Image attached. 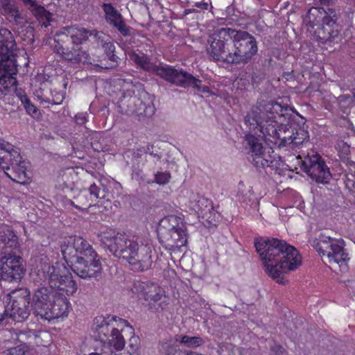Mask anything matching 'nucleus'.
Masks as SVG:
<instances>
[{
	"label": "nucleus",
	"mask_w": 355,
	"mask_h": 355,
	"mask_svg": "<svg viewBox=\"0 0 355 355\" xmlns=\"http://www.w3.org/2000/svg\"><path fill=\"white\" fill-rule=\"evenodd\" d=\"M31 261L33 279L44 284L33 295V313L49 321L67 316L70 302L60 291L68 295L76 292L78 286L71 274L63 263L51 265L49 259L44 254L35 257Z\"/></svg>",
	"instance_id": "obj_1"
},
{
	"label": "nucleus",
	"mask_w": 355,
	"mask_h": 355,
	"mask_svg": "<svg viewBox=\"0 0 355 355\" xmlns=\"http://www.w3.org/2000/svg\"><path fill=\"white\" fill-rule=\"evenodd\" d=\"M293 116L292 109L275 101L258 103L245 117V123L250 130L259 131L265 141L277 144L279 146L294 148L302 144L308 138V132L298 129L292 135L289 124Z\"/></svg>",
	"instance_id": "obj_2"
},
{
	"label": "nucleus",
	"mask_w": 355,
	"mask_h": 355,
	"mask_svg": "<svg viewBox=\"0 0 355 355\" xmlns=\"http://www.w3.org/2000/svg\"><path fill=\"white\" fill-rule=\"evenodd\" d=\"M98 236L110 252L127 260L133 270L144 271L151 267L153 245L148 237H130L111 229L101 231Z\"/></svg>",
	"instance_id": "obj_3"
},
{
	"label": "nucleus",
	"mask_w": 355,
	"mask_h": 355,
	"mask_svg": "<svg viewBox=\"0 0 355 355\" xmlns=\"http://www.w3.org/2000/svg\"><path fill=\"white\" fill-rule=\"evenodd\" d=\"M254 246L259 254L266 273L281 282L282 275L297 269L302 264V257L297 250L277 239H257Z\"/></svg>",
	"instance_id": "obj_4"
},
{
	"label": "nucleus",
	"mask_w": 355,
	"mask_h": 355,
	"mask_svg": "<svg viewBox=\"0 0 355 355\" xmlns=\"http://www.w3.org/2000/svg\"><path fill=\"white\" fill-rule=\"evenodd\" d=\"M61 252L71 270L83 279L96 277L101 273L100 257L92 246L80 236L69 237L61 246Z\"/></svg>",
	"instance_id": "obj_5"
},
{
	"label": "nucleus",
	"mask_w": 355,
	"mask_h": 355,
	"mask_svg": "<svg viewBox=\"0 0 355 355\" xmlns=\"http://www.w3.org/2000/svg\"><path fill=\"white\" fill-rule=\"evenodd\" d=\"M130 60L150 73H153L165 80L182 87H192L204 94L209 93L207 86H202V81L182 69H177L167 64L155 65L149 57L142 52H130Z\"/></svg>",
	"instance_id": "obj_6"
},
{
	"label": "nucleus",
	"mask_w": 355,
	"mask_h": 355,
	"mask_svg": "<svg viewBox=\"0 0 355 355\" xmlns=\"http://www.w3.org/2000/svg\"><path fill=\"white\" fill-rule=\"evenodd\" d=\"M25 60L28 55L24 50L17 48L12 33L6 28L0 29V93L5 94L17 85V58Z\"/></svg>",
	"instance_id": "obj_7"
},
{
	"label": "nucleus",
	"mask_w": 355,
	"mask_h": 355,
	"mask_svg": "<svg viewBox=\"0 0 355 355\" xmlns=\"http://www.w3.org/2000/svg\"><path fill=\"white\" fill-rule=\"evenodd\" d=\"M311 245L330 264L338 265L345 269L346 262L349 260L348 254L344 248V241L325 235H320L311 241Z\"/></svg>",
	"instance_id": "obj_8"
},
{
	"label": "nucleus",
	"mask_w": 355,
	"mask_h": 355,
	"mask_svg": "<svg viewBox=\"0 0 355 355\" xmlns=\"http://www.w3.org/2000/svg\"><path fill=\"white\" fill-rule=\"evenodd\" d=\"M336 12L332 9L325 10L322 8L313 7L310 8L304 17V23L309 27L313 28L318 26L322 31V38L329 40L335 37L338 33L336 24Z\"/></svg>",
	"instance_id": "obj_9"
},
{
	"label": "nucleus",
	"mask_w": 355,
	"mask_h": 355,
	"mask_svg": "<svg viewBox=\"0 0 355 355\" xmlns=\"http://www.w3.org/2000/svg\"><path fill=\"white\" fill-rule=\"evenodd\" d=\"M231 40V64H245L257 54L258 49L256 40L248 33L234 30Z\"/></svg>",
	"instance_id": "obj_10"
},
{
	"label": "nucleus",
	"mask_w": 355,
	"mask_h": 355,
	"mask_svg": "<svg viewBox=\"0 0 355 355\" xmlns=\"http://www.w3.org/2000/svg\"><path fill=\"white\" fill-rule=\"evenodd\" d=\"M232 33L233 29L223 28L209 36L206 51L211 59L231 63Z\"/></svg>",
	"instance_id": "obj_11"
},
{
	"label": "nucleus",
	"mask_w": 355,
	"mask_h": 355,
	"mask_svg": "<svg viewBox=\"0 0 355 355\" xmlns=\"http://www.w3.org/2000/svg\"><path fill=\"white\" fill-rule=\"evenodd\" d=\"M9 302L0 313V324L7 317L12 318L17 322H22L27 319L30 315V293L26 288H20L12 291L9 295Z\"/></svg>",
	"instance_id": "obj_12"
},
{
	"label": "nucleus",
	"mask_w": 355,
	"mask_h": 355,
	"mask_svg": "<svg viewBox=\"0 0 355 355\" xmlns=\"http://www.w3.org/2000/svg\"><path fill=\"white\" fill-rule=\"evenodd\" d=\"M124 98V111L127 114L134 115L139 119L152 116L155 112L153 96L146 91H141L139 96Z\"/></svg>",
	"instance_id": "obj_13"
},
{
	"label": "nucleus",
	"mask_w": 355,
	"mask_h": 355,
	"mask_svg": "<svg viewBox=\"0 0 355 355\" xmlns=\"http://www.w3.org/2000/svg\"><path fill=\"white\" fill-rule=\"evenodd\" d=\"M187 207L210 225H216L219 220V213L214 209L212 202L203 196L193 194L187 203Z\"/></svg>",
	"instance_id": "obj_14"
},
{
	"label": "nucleus",
	"mask_w": 355,
	"mask_h": 355,
	"mask_svg": "<svg viewBox=\"0 0 355 355\" xmlns=\"http://www.w3.org/2000/svg\"><path fill=\"white\" fill-rule=\"evenodd\" d=\"M302 165L304 171L318 183L327 184L331 179L329 168L317 153L308 154Z\"/></svg>",
	"instance_id": "obj_15"
},
{
	"label": "nucleus",
	"mask_w": 355,
	"mask_h": 355,
	"mask_svg": "<svg viewBox=\"0 0 355 355\" xmlns=\"http://www.w3.org/2000/svg\"><path fill=\"white\" fill-rule=\"evenodd\" d=\"M245 140L250 147L252 162L257 167L271 166L276 159V154L271 148L263 149L259 139L252 134L246 135Z\"/></svg>",
	"instance_id": "obj_16"
},
{
	"label": "nucleus",
	"mask_w": 355,
	"mask_h": 355,
	"mask_svg": "<svg viewBox=\"0 0 355 355\" xmlns=\"http://www.w3.org/2000/svg\"><path fill=\"white\" fill-rule=\"evenodd\" d=\"M0 271L3 280L19 282L25 272V267L21 257L8 254L0 259Z\"/></svg>",
	"instance_id": "obj_17"
},
{
	"label": "nucleus",
	"mask_w": 355,
	"mask_h": 355,
	"mask_svg": "<svg viewBox=\"0 0 355 355\" xmlns=\"http://www.w3.org/2000/svg\"><path fill=\"white\" fill-rule=\"evenodd\" d=\"M55 36L69 37L74 45H80L87 41L89 37H94L96 40L103 41L104 33L98 32L95 29L88 30L77 25L63 27Z\"/></svg>",
	"instance_id": "obj_18"
},
{
	"label": "nucleus",
	"mask_w": 355,
	"mask_h": 355,
	"mask_svg": "<svg viewBox=\"0 0 355 355\" xmlns=\"http://www.w3.org/2000/svg\"><path fill=\"white\" fill-rule=\"evenodd\" d=\"M132 293L144 299L149 304L156 303L165 297V291L157 284L150 282H135L131 288Z\"/></svg>",
	"instance_id": "obj_19"
},
{
	"label": "nucleus",
	"mask_w": 355,
	"mask_h": 355,
	"mask_svg": "<svg viewBox=\"0 0 355 355\" xmlns=\"http://www.w3.org/2000/svg\"><path fill=\"white\" fill-rule=\"evenodd\" d=\"M19 150L13 145L6 142L0 141V168L4 173L10 171V165L15 162H19Z\"/></svg>",
	"instance_id": "obj_20"
},
{
	"label": "nucleus",
	"mask_w": 355,
	"mask_h": 355,
	"mask_svg": "<svg viewBox=\"0 0 355 355\" xmlns=\"http://www.w3.org/2000/svg\"><path fill=\"white\" fill-rule=\"evenodd\" d=\"M186 228L183 220L175 215H170L159 220L157 234L158 236L164 234V236L171 238V236H168L170 232H178Z\"/></svg>",
	"instance_id": "obj_21"
},
{
	"label": "nucleus",
	"mask_w": 355,
	"mask_h": 355,
	"mask_svg": "<svg viewBox=\"0 0 355 355\" xmlns=\"http://www.w3.org/2000/svg\"><path fill=\"white\" fill-rule=\"evenodd\" d=\"M168 236H171V238L164 236V234L159 235L158 237L160 242L170 250H175L176 248H180L185 245L187 242L186 229L181 230L178 232H170Z\"/></svg>",
	"instance_id": "obj_22"
},
{
	"label": "nucleus",
	"mask_w": 355,
	"mask_h": 355,
	"mask_svg": "<svg viewBox=\"0 0 355 355\" xmlns=\"http://www.w3.org/2000/svg\"><path fill=\"white\" fill-rule=\"evenodd\" d=\"M19 162H15L10 165V171L5 172V174L12 181L24 183L26 181V162L20 155Z\"/></svg>",
	"instance_id": "obj_23"
},
{
	"label": "nucleus",
	"mask_w": 355,
	"mask_h": 355,
	"mask_svg": "<svg viewBox=\"0 0 355 355\" xmlns=\"http://www.w3.org/2000/svg\"><path fill=\"white\" fill-rule=\"evenodd\" d=\"M63 59L73 63H86L90 61L89 53L78 45L73 46L71 50L66 51L63 55Z\"/></svg>",
	"instance_id": "obj_24"
},
{
	"label": "nucleus",
	"mask_w": 355,
	"mask_h": 355,
	"mask_svg": "<svg viewBox=\"0 0 355 355\" xmlns=\"http://www.w3.org/2000/svg\"><path fill=\"white\" fill-rule=\"evenodd\" d=\"M0 242L10 248H17L19 246L17 236L8 227L0 230Z\"/></svg>",
	"instance_id": "obj_25"
},
{
	"label": "nucleus",
	"mask_w": 355,
	"mask_h": 355,
	"mask_svg": "<svg viewBox=\"0 0 355 355\" xmlns=\"http://www.w3.org/2000/svg\"><path fill=\"white\" fill-rule=\"evenodd\" d=\"M33 12L42 26L47 27L50 25L51 14L46 10L44 7L36 6L33 9Z\"/></svg>",
	"instance_id": "obj_26"
},
{
	"label": "nucleus",
	"mask_w": 355,
	"mask_h": 355,
	"mask_svg": "<svg viewBox=\"0 0 355 355\" xmlns=\"http://www.w3.org/2000/svg\"><path fill=\"white\" fill-rule=\"evenodd\" d=\"M103 9L105 12V19L110 24L114 25L122 19L121 15L111 4L104 3Z\"/></svg>",
	"instance_id": "obj_27"
},
{
	"label": "nucleus",
	"mask_w": 355,
	"mask_h": 355,
	"mask_svg": "<svg viewBox=\"0 0 355 355\" xmlns=\"http://www.w3.org/2000/svg\"><path fill=\"white\" fill-rule=\"evenodd\" d=\"M88 191L92 200L105 198L107 192L105 187L103 186L100 182L98 184L96 183L92 184Z\"/></svg>",
	"instance_id": "obj_28"
},
{
	"label": "nucleus",
	"mask_w": 355,
	"mask_h": 355,
	"mask_svg": "<svg viewBox=\"0 0 355 355\" xmlns=\"http://www.w3.org/2000/svg\"><path fill=\"white\" fill-rule=\"evenodd\" d=\"M180 343L186 347L196 348L204 343L202 338L198 336H182L180 337Z\"/></svg>",
	"instance_id": "obj_29"
},
{
	"label": "nucleus",
	"mask_w": 355,
	"mask_h": 355,
	"mask_svg": "<svg viewBox=\"0 0 355 355\" xmlns=\"http://www.w3.org/2000/svg\"><path fill=\"white\" fill-rule=\"evenodd\" d=\"M252 77L250 73L242 71L234 81L235 85L241 89H246L250 85Z\"/></svg>",
	"instance_id": "obj_30"
},
{
	"label": "nucleus",
	"mask_w": 355,
	"mask_h": 355,
	"mask_svg": "<svg viewBox=\"0 0 355 355\" xmlns=\"http://www.w3.org/2000/svg\"><path fill=\"white\" fill-rule=\"evenodd\" d=\"M105 35H104L103 41L96 40L98 43L102 44L103 48L107 54L109 59L113 62H116L118 57L116 56L114 53L115 50V46L112 42L110 41L105 40Z\"/></svg>",
	"instance_id": "obj_31"
},
{
	"label": "nucleus",
	"mask_w": 355,
	"mask_h": 355,
	"mask_svg": "<svg viewBox=\"0 0 355 355\" xmlns=\"http://www.w3.org/2000/svg\"><path fill=\"white\" fill-rule=\"evenodd\" d=\"M5 11L7 12L9 18L13 19L16 23H20L23 17L14 5L8 4L5 7Z\"/></svg>",
	"instance_id": "obj_32"
},
{
	"label": "nucleus",
	"mask_w": 355,
	"mask_h": 355,
	"mask_svg": "<svg viewBox=\"0 0 355 355\" xmlns=\"http://www.w3.org/2000/svg\"><path fill=\"white\" fill-rule=\"evenodd\" d=\"M161 352L162 355H179L180 352H178L176 347L173 346L169 343H165L162 344Z\"/></svg>",
	"instance_id": "obj_33"
},
{
	"label": "nucleus",
	"mask_w": 355,
	"mask_h": 355,
	"mask_svg": "<svg viewBox=\"0 0 355 355\" xmlns=\"http://www.w3.org/2000/svg\"><path fill=\"white\" fill-rule=\"evenodd\" d=\"M26 350L25 345L21 344L17 347L10 348L3 352V355H24Z\"/></svg>",
	"instance_id": "obj_34"
},
{
	"label": "nucleus",
	"mask_w": 355,
	"mask_h": 355,
	"mask_svg": "<svg viewBox=\"0 0 355 355\" xmlns=\"http://www.w3.org/2000/svg\"><path fill=\"white\" fill-rule=\"evenodd\" d=\"M171 174L168 172H158L155 174V180L159 184H165L169 182Z\"/></svg>",
	"instance_id": "obj_35"
},
{
	"label": "nucleus",
	"mask_w": 355,
	"mask_h": 355,
	"mask_svg": "<svg viewBox=\"0 0 355 355\" xmlns=\"http://www.w3.org/2000/svg\"><path fill=\"white\" fill-rule=\"evenodd\" d=\"M113 26L116 27L123 35L128 36L130 35L131 28L128 27L122 19L114 24Z\"/></svg>",
	"instance_id": "obj_36"
},
{
	"label": "nucleus",
	"mask_w": 355,
	"mask_h": 355,
	"mask_svg": "<svg viewBox=\"0 0 355 355\" xmlns=\"http://www.w3.org/2000/svg\"><path fill=\"white\" fill-rule=\"evenodd\" d=\"M21 102L28 114H35L37 113V107L31 103L30 100L26 96L21 98Z\"/></svg>",
	"instance_id": "obj_37"
},
{
	"label": "nucleus",
	"mask_w": 355,
	"mask_h": 355,
	"mask_svg": "<svg viewBox=\"0 0 355 355\" xmlns=\"http://www.w3.org/2000/svg\"><path fill=\"white\" fill-rule=\"evenodd\" d=\"M139 339L137 336H132L129 340L128 347L130 354L136 353L139 349Z\"/></svg>",
	"instance_id": "obj_38"
},
{
	"label": "nucleus",
	"mask_w": 355,
	"mask_h": 355,
	"mask_svg": "<svg viewBox=\"0 0 355 355\" xmlns=\"http://www.w3.org/2000/svg\"><path fill=\"white\" fill-rule=\"evenodd\" d=\"M54 42L55 43L54 46V51L56 53L60 54L63 58L64 53H66V51L64 50V48L63 47L61 42H64L63 38H56V37L54 38Z\"/></svg>",
	"instance_id": "obj_39"
},
{
	"label": "nucleus",
	"mask_w": 355,
	"mask_h": 355,
	"mask_svg": "<svg viewBox=\"0 0 355 355\" xmlns=\"http://www.w3.org/2000/svg\"><path fill=\"white\" fill-rule=\"evenodd\" d=\"M87 112L78 113L75 116V122L78 125H84L87 121Z\"/></svg>",
	"instance_id": "obj_40"
},
{
	"label": "nucleus",
	"mask_w": 355,
	"mask_h": 355,
	"mask_svg": "<svg viewBox=\"0 0 355 355\" xmlns=\"http://www.w3.org/2000/svg\"><path fill=\"white\" fill-rule=\"evenodd\" d=\"M64 98V96L62 93H57L51 100H49L48 103H51L53 105H60L62 103Z\"/></svg>",
	"instance_id": "obj_41"
},
{
	"label": "nucleus",
	"mask_w": 355,
	"mask_h": 355,
	"mask_svg": "<svg viewBox=\"0 0 355 355\" xmlns=\"http://www.w3.org/2000/svg\"><path fill=\"white\" fill-rule=\"evenodd\" d=\"M196 6L198 8H201L202 9L207 10L208 8V4L207 3H196Z\"/></svg>",
	"instance_id": "obj_42"
},
{
	"label": "nucleus",
	"mask_w": 355,
	"mask_h": 355,
	"mask_svg": "<svg viewBox=\"0 0 355 355\" xmlns=\"http://www.w3.org/2000/svg\"><path fill=\"white\" fill-rule=\"evenodd\" d=\"M238 197H239V200H243V201L244 200H243V199L240 197V196H239V195H238Z\"/></svg>",
	"instance_id": "obj_43"
}]
</instances>
